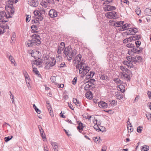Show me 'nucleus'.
<instances>
[{
  "instance_id": "f257e3e1",
  "label": "nucleus",
  "mask_w": 151,
  "mask_h": 151,
  "mask_svg": "<svg viewBox=\"0 0 151 151\" xmlns=\"http://www.w3.org/2000/svg\"><path fill=\"white\" fill-rule=\"evenodd\" d=\"M32 37L33 38L31 40H29L26 43L27 46L30 47L32 46L38 45L41 44L40 37L38 35L34 34L33 35Z\"/></svg>"
},
{
  "instance_id": "f03ea898",
  "label": "nucleus",
  "mask_w": 151,
  "mask_h": 151,
  "mask_svg": "<svg viewBox=\"0 0 151 151\" xmlns=\"http://www.w3.org/2000/svg\"><path fill=\"white\" fill-rule=\"evenodd\" d=\"M106 16L108 18L116 19L118 17L117 14L115 12L112 11L107 12L106 14Z\"/></svg>"
},
{
  "instance_id": "7ed1b4c3",
  "label": "nucleus",
  "mask_w": 151,
  "mask_h": 151,
  "mask_svg": "<svg viewBox=\"0 0 151 151\" xmlns=\"http://www.w3.org/2000/svg\"><path fill=\"white\" fill-rule=\"evenodd\" d=\"M5 17L7 18H10L12 17V16L10 14V13L8 12L7 14L4 11H1L0 12V21H1V19H3Z\"/></svg>"
},
{
  "instance_id": "20e7f679",
  "label": "nucleus",
  "mask_w": 151,
  "mask_h": 151,
  "mask_svg": "<svg viewBox=\"0 0 151 151\" xmlns=\"http://www.w3.org/2000/svg\"><path fill=\"white\" fill-rule=\"evenodd\" d=\"M34 14L36 16V19L40 21H42L43 19L42 14L38 11H35Z\"/></svg>"
},
{
  "instance_id": "39448f33",
  "label": "nucleus",
  "mask_w": 151,
  "mask_h": 151,
  "mask_svg": "<svg viewBox=\"0 0 151 151\" xmlns=\"http://www.w3.org/2000/svg\"><path fill=\"white\" fill-rule=\"evenodd\" d=\"M49 15L51 17L54 18L57 17L58 13L54 9H51L49 11Z\"/></svg>"
},
{
  "instance_id": "423d86ee",
  "label": "nucleus",
  "mask_w": 151,
  "mask_h": 151,
  "mask_svg": "<svg viewBox=\"0 0 151 151\" xmlns=\"http://www.w3.org/2000/svg\"><path fill=\"white\" fill-rule=\"evenodd\" d=\"M77 54V51L74 49L69 53L67 57L68 60H71L73 56H74Z\"/></svg>"
},
{
  "instance_id": "0eeeda50",
  "label": "nucleus",
  "mask_w": 151,
  "mask_h": 151,
  "mask_svg": "<svg viewBox=\"0 0 151 151\" xmlns=\"http://www.w3.org/2000/svg\"><path fill=\"white\" fill-rule=\"evenodd\" d=\"M65 47V44L63 42H61L57 50V52L58 54H60Z\"/></svg>"
},
{
  "instance_id": "6e6552de",
  "label": "nucleus",
  "mask_w": 151,
  "mask_h": 151,
  "mask_svg": "<svg viewBox=\"0 0 151 151\" xmlns=\"http://www.w3.org/2000/svg\"><path fill=\"white\" fill-rule=\"evenodd\" d=\"M95 85L93 83H88L86 84L84 87V89L86 91L89 89H91L95 88Z\"/></svg>"
},
{
  "instance_id": "1a4fd4ad",
  "label": "nucleus",
  "mask_w": 151,
  "mask_h": 151,
  "mask_svg": "<svg viewBox=\"0 0 151 151\" xmlns=\"http://www.w3.org/2000/svg\"><path fill=\"white\" fill-rule=\"evenodd\" d=\"M77 122L78 124V126L77 127V129L81 133V132L83 130V128L84 127V125L80 121H78Z\"/></svg>"
},
{
  "instance_id": "9d476101",
  "label": "nucleus",
  "mask_w": 151,
  "mask_h": 151,
  "mask_svg": "<svg viewBox=\"0 0 151 151\" xmlns=\"http://www.w3.org/2000/svg\"><path fill=\"white\" fill-rule=\"evenodd\" d=\"M82 56L81 55L78 54L76 56L73 60V64L75 65L77 63H79L81 60Z\"/></svg>"
},
{
  "instance_id": "9b49d317",
  "label": "nucleus",
  "mask_w": 151,
  "mask_h": 151,
  "mask_svg": "<svg viewBox=\"0 0 151 151\" xmlns=\"http://www.w3.org/2000/svg\"><path fill=\"white\" fill-rule=\"evenodd\" d=\"M31 54L32 57L36 59L38 58L40 56V53L38 51H35L34 52H31Z\"/></svg>"
},
{
  "instance_id": "f8f14e48",
  "label": "nucleus",
  "mask_w": 151,
  "mask_h": 151,
  "mask_svg": "<svg viewBox=\"0 0 151 151\" xmlns=\"http://www.w3.org/2000/svg\"><path fill=\"white\" fill-rule=\"evenodd\" d=\"M71 51H72L71 48L69 47H68L65 48L64 50L63 53L66 56L68 57V56L70 52H71Z\"/></svg>"
},
{
  "instance_id": "ddd939ff",
  "label": "nucleus",
  "mask_w": 151,
  "mask_h": 151,
  "mask_svg": "<svg viewBox=\"0 0 151 151\" xmlns=\"http://www.w3.org/2000/svg\"><path fill=\"white\" fill-rule=\"evenodd\" d=\"M29 4L33 7H36L38 4V1L36 0H31L28 3Z\"/></svg>"
},
{
  "instance_id": "4468645a",
  "label": "nucleus",
  "mask_w": 151,
  "mask_h": 151,
  "mask_svg": "<svg viewBox=\"0 0 151 151\" xmlns=\"http://www.w3.org/2000/svg\"><path fill=\"white\" fill-rule=\"evenodd\" d=\"M99 106L101 108H106L107 107V104L105 102L101 101L98 103Z\"/></svg>"
},
{
  "instance_id": "2eb2a0df",
  "label": "nucleus",
  "mask_w": 151,
  "mask_h": 151,
  "mask_svg": "<svg viewBox=\"0 0 151 151\" xmlns=\"http://www.w3.org/2000/svg\"><path fill=\"white\" fill-rule=\"evenodd\" d=\"M124 23V22H116L114 21V22L113 23V24H112L111 25L115 27H119L122 25Z\"/></svg>"
},
{
  "instance_id": "dca6fc26",
  "label": "nucleus",
  "mask_w": 151,
  "mask_h": 151,
  "mask_svg": "<svg viewBox=\"0 0 151 151\" xmlns=\"http://www.w3.org/2000/svg\"><path fill=\"white\" fill-rule=\"evenodd\" d=\"M83 76H84L86 74H87L88 72L89 71L90 68L88 66H83Z\"/></svg>"
},
{
  "instance_id": "f3484780",
  "label": "nucleus",
  "mask_w": 151,
  "mask_h": 151,
  "mask_svg": "<svg viewBox=\"0 0 151 151\" xmlns=\"http://www.w3.org/2000/svg\"><path fill=\"white\" fill-rule=\"evenodd\" d=\"M129 33L131 35H133L134 34L137 33L138 31L137 29L135 28H130L129 30Z\"/></svg>"
},
{
  "instance_id": "a211bd4d",
  "label": "nucleus",
  "mask_w": 151,
  "mask_h": 151,
  "mask_svg": "<svg viewBox=\"0 0 151 151\" xmlns=\"http://www.w3.org/2000/svg\"><path fill=\"white\" fill-rule=\"evenodd\" d=\"M50 3V0H43L41 4L44 7H46L48 5V3Z\"/></svg>"
},
{
  "instance_id": "6ab92c4d",
  "label": "nucleus",
  "mask_w": 151,
  "mask_h": 151,
  "mask_svg": "<svg viewBox=\"0 0 151 151\" xmlns=\"http://www.w3.org/2000/svg\"><path fill=\"white\" fill-rule=\"evenodd\" d=\"M24 77L26 79V82L27 83H28V84L27 85V86L29 87L28 85H29V83L30 82V81L29 79V76L27 73L26 71H24Z\"/></svg>"
},
{
  "instance_id": "aec40b11",
  "label": "nucleus",
  "mask_w": 151,
  "mask_h": 151,
  "mask_svg": "<svg viewBox=\"0 0 151 151\" xmlns=\"http://www.w3.org/2000/svg\"><path fill=\"white\" fill-rule=\"evenodd\" d=\"M123 63L124 65H127L128 68H131L133 67V64L130 62H128L127 60H124L123 61Z\"/></svg>"
},
{
  "instance_id": "412c9836",
  "label": "nucleus",
  "mask_w": 151,
  "mask_h": 151,
  "mask_svg": "<svg viewBox=\"0 0 151 151\" xmlns=\"http://www.w3.org/2000/svg\"><path fill=\"white\" fill-rule=\"evenodd\" d=\"M133 62L136 63L138 62L139 60L141 59V57L139 56H136L134 57H133Z\"/></svg>"
},
{
  "instance_id": "4be33fe9",
  "label": "nucleus",
  "mask_w": 151,
  "mask_h": 151,
  "mask_svg": "<svg viewBox=\"0 0 151 151\" xmlns=\"http://www.w3.org/2000/svg\"><path fill=\"white\" fill-rule=\"evenodd\" d=\"M122 74L124 79L127 80V81H130V77L129 74H128L124 72Z\"/></svg>"
},
{
  "instance_id": "5701e85b",
  "label": "nucleus",
  "mask_w": 151,
  "mask_h": 151,
  "mask_svg": "<svg viewBox=\"0 0 151 151\" xmlns=\"http://www.w3.org/2000/svg\"><path fill=\"white\" fill-rule=\"evenodd\" d=\"M86 96L87 99H91L93 98V95L92 92L90 91L87 92L86 93Z\"/></svg>"
},
{
  "instance_id": "b1692460",
  "label": "nucleus",
  "mask_w": 151,
  "mask_h": 151,
  "mask_svg": "<svg viewBox=\"0 0 151 151\" xmlns=\"http://www.w3.org/2000/svg\"><path fill=\"white\" fill-rule=\"evenodd\" d=\"M99 77L101 79L103 80H107L108 79V77L103 73H100L99 74Z\"/></svg>"
},
{
  "instance_id": "393cba45",
  "label": "nucleus",
  "mask_w": 151,
  "mask_h": 151,
  "mask_svg": "<svg viewBox=\"0 0 151 151\" xmlns=\"http://www.w3.org/2000/svg\"><path fill=\"white\" fill-rule=\"evenodd\" d=\"M47 107L48 111H49L50 115L51 117H53L54 116L52 112V109L50 104H48V105H47Z\"/></svg>"
},
{
  "instance_id": "a878e982",
  "label": "nucleus",
  "mask_w": 151,
  "mask_h": 151,
  "mask_svg": "<svg viewBox=\"0 0 151 151\" xmlns=\"http://www.w3.org/2000/svg\"><path fill=\"white\" fill-rule=\"evenodd\" d=\"M51 144L53 147L54 151H58V146L57 143L55 142H51Z\"/></svg>"
},
{
  "instance_id": "bb28decb",
  "label": "nucleus",
  "mask_w": 151,
  "mask_h": 151,
  "mask_svg": "<svg viewBox=\"0 0 151 151\" xmlns=\"http://www.w3.org/2000/svg\"><path fill=\"white\" fill-rule=\"evenodd\" d=\"M105 10H106L107 11H109L110 10H114L116 9V8L115 6H111L110 5H108L105 8Z\"/></svg>"
},
{
  "instance_id": "cd10ccee",
  "label": "nucleus",
  "mask_w": 151,
  "mask_h": 151,
  "mask_svg": "<svg viewBox=\"0 0 151 151\" xmlns=\"http://www.w3.org/2000/svg\"><path fill=\"white\" fill-rule=\"evenodd\" d=\"M130 25L129 24L127 23L126 24L122 26L121 29L122 31H124L125 30H127V29H128L127 28L128 27H130Z\"/></svg>"
},
{
  "instance_id": "c85d7f7f",
  "label": "nucleus",
  "mask_w": 151,
  "mask_h": 151,
  "mask_svg": "<svg viewBox=\"0 0 151 151\" xmlns=\"http://www.w3.org/2000/svg\"><path fill=\"white\" fill-rule=\"evenodd\" d=\"M144 12L146 15L149 16H151V9L146 8Z\"/></svg>"
},
{
  "instance_id": "c756f323",
  "label": "nucleus",
  "mask_w": 151,
  "mask_h": 151,
  "mask_svg": "<svg viewBox=\"0 0 151 151\" xmlns=\"http://www.w3.org/2000/svg\"><path fill=\"white\" fill-rule=\"evenodd\" d=\"M38 58V59H37L36 60H35L34 61L33 64L36 65H40L42 63L41 60L39 59V58Z\"/></svg>"
},
{
  "instance_id": "7c9ffc66",
  "label": "nucleus",
  "mask_w": 151,
  "mask_h": 151,
  "mask_svg": "<svg viewBox=\"0 0 151 151\" xmlns=\"http://www.w3.org/2000/svg\"><path fill=\"white\" fill-rule=\"evenodd\" d=\"M48 62L51 64L53 65V66L55 65L56 63V60L54 58H50L49 59Z\"/></svg>"
},
{
  "instance_id": "2f4dec72",
  "label": "nucleus",
  "mask_w": 151,
  "mask_h": 151,
  "mask_svg": "<svg viewBox=\"0 0 151 151\" xmlns=\"http://www.w3.org/2000/svg\"><path fill=\"white\" fill-rule=\"evenodd\" d=\"M119 90L123 93L125 91V88L123 85H120L119 86Z\"/></svg>"
},
{
  "instance_id": "473e14b6",
  "label": "nucleus",
  "mask_w": 151,
  "mask_h": 151,
  "mask_svg": "<svg viewBox=\"0 0 151 151\" xmlns=\"http://www.w3.org/2000/svg\"><path fill=\"white\" fill-rule=\"evenodd\" d=\"M53 66V65L51 64L48 61L46 62L45 64V67L47 69H49L50 67Z\"/></svg>"
},
{
  "instance_id": "72a5a7b5",
  "label": "nucleus",
  "mask_w": 151,
  "mask_h": 151,
  "mask_svg": "<svg viewBox=\"0 0 151 151\" xmlns=\"http://www.w3.org/2000/svg\"><path fill=\"white\" fill-rule=\"evenodd\" d=\"M32 68L33 69V71L34 73H35V74H36L38 76H40V74H39V71L37 70L36 68H35L34 67V66L33 65H32Z\"/></svg>"
},
{
  "instance_id": "f704fd0d",
  "label": "nucleus",
  "mask_w": 151,
  "mask_h": 151,
  "mask_svg": "<svg viewBox=\"0 0 151 151\" xmlns=\"http://www.w3.org/2000/svg\"><path fill=\"white\" fill-rule=\"evenodd\" d=\"M149 149V147L146 145L142 147L141 148L142 151H147Z\"/></svg>"
},
{
  "instance_id": "c9c22d12",
  "label": "nucleus",
  "mask_w": 151,
  "mask_h": 151,
  "mask_svg": "<svg viewBox=\"0 0 151 151\" xmlns=\"http://www.w3.org/2000/svg\"><path fill=\"white\" fill-rule=\"evenodd\" d=\"M120 69L124 72H128V69L125 66H121L119 67Z\"/></svg>"
},
{
  "instance_id": "e433bc0d",
  "label": "nucleus",
  "mask_w": 151,
  "mask_h": 151,
  "mask_svg": "<svg viewBox=\"0 0 151 151\" xmlns=\"http://www.w3.org/2000/svg\"><path fill=\"white\" fill-rule=\"evenodd\" d=\"M114 81L117 84H122V82L119 78H114Z\"/></svg>"
},
{
  "instance_id": "4c0bfd02",
  "label": "nucleus",
  "mask_w": 151,
  "mask_h": 151,
  "mask_svg": "<svg viewBox=\"0 0 151 151\" xmlns=\"http://www.w3.org/2000/svg\"><path fill=\"white\" fill-rule=\"evenodd\" d=\"M93 127L98 132L101 131L103 132V131H101V130L99 128L97 124H95L94 125Z\"/></svg>"
},
{
  "instance_id": "58836bf2",
  "label": "nucleus",
  "mask_w": 151,
  "mask_h": 151,
  "mask_svg": "<svg viewBox=\"0 0 151 151\" xmlns=\"http://www.w3.org/2000/svg\"><path fill=\"white\" fill-rule=\"evenodd\" d=\"M135 12L138 15H139L140 14H141V11L140 9L139 8L137 7L136 8Z\"/></svg>"
},
{
  "instance_id": "ea45409f",
  "label": "nucleus",
  "mask_w": 151,
  "mask_h": 151,
  "mask_svg": "<svg viewBox=\"0 0 151 151\" xmlns=\"http://www.w3.org/2000/svg\"><path fill=\"white\" fill-rule=\"evenodd\" d=\"M142 49L141 48H139V49H138V47L137 48L135 49V53H139V52H141L142 51Z\"/></svg>"
},
{
  "instance_id": "a19ab883",
  "label": "nucleus",
  "mask_w": 151,
  "mask_h": 151,
  "mask_svg": "<svg viewBox=\"0 0 151 151\" xmlns=\"http://www.w3.org/2000/svg\"><path fill=\"white\" fill-rule=\"evenodd\" d=\"M133 57L131 56H128L127 57V60L129 61V62H133Z\"/></svg>"
},
{
  "instance_id": "79ce46f5",
  "label": "nucleus",
  "mask_w": 151,
  "mask_h": 151,
  "mask_svg": "<svg viewBox=\"0 0 151 151\" xmlns=\"http://www.w3.org/2000/svg\"><path fill=\"white\" fill-rule=\"evenodd\" d=\"M44 132L43 130H42V132H40V134L41 135V136L43 138V140L44 141H46V139L45 137L44 136L45 135L44 133H43Z\"/></svg>"
},
{
  "instance_id": "37998d69",
  "label": "nucleus",
  "mask_w": 151,
  "mask_h": 151,
  "mask_svg": "<svg viewBox=\"0 0 151 151\" xmlns=\"http://www.w3.org/2000/svg\"><path fill=\"white\" fill-rule=\"evenodd\" d=\"M16 38V35L14 32H13L12 34V40L13 41L15 40Z\"/></svg>"
},
{
  "instance_id": "c03bdc74",
  "label": "nucleus",
  "mask_w": 151,
  "mask_h": 151,
  "mask_svg": "<svg viewBox=\"0 0 151 151\" xmlns=\"http://www.w3.org/2000/svg\"><path fill=\"white\" fill-rule=\"evenodd\" d=\"M9 59L11 61L12 64L14 63H15V60L14 59V58L13 56L10 55L9 57Z\"/></svg>"
},
{
  "instance_id": "a18cd8bd",
  "label": "nucleus",
  "mask_w": 151,
  "mask_h": 151,
  "mask_svg": "<svg viewBox=\"0 0 151 151\" xmlns=\"http://www.w3.org/2000/svg\"><path fill=\"white\" fill-rule=\"evenodd\" d=\"M116 96L119 100L122 99L123 98V96L120 94H117L116 95Z\"/></svg>"
},
{
  "instance_id": "49530a36",
  "label": "nucleus",
  "mask_w": 151,
  "mask_h": 151,
  "mask_svg": "<svg viewBox=\"0 0 151 151\" xmlns=\"http://www.w3.org/2000/svg\"><path fill=\"white\" fill-rule=\"evenodd\" d=\"M142 129V127L140 126L138 127L137 129V131L139 133H141Z\"/></svg>"
},
{
  "instance_id": "de8ad7c7",
  "label": "nucleus",
  "mask_w": 151,
  "mask_h": 151,
  "mask_svg": "<svg viewBox=\"0 0 151 151\" xmlns=\"http://www.w3.org/2000/svg\"><path fill=\"white\" fill-rule=\"evenodd\" d=\"M12 138V136H11L10 137L9 136L5 137V140L6 142H7L9 141Z\"/></svg>"
},
{
  "instance_id": "09e8293b",
  "label": "nucleus",
  "mask_w": 151,
  "mask_h": 151,
  "mask_svg": "<svg viewBox=\"0 0 151 151\" xmlns=\"http://www.w3.org/2000/svg\"><path fill=\"white\" fill-rule=\"evenodd\" d=\"M94 75V73L93 72L91 71L90 72V73H88V74L86 75V76H90L91 77H92Z\"/></svg>"
},
{
  "instance_id": "8fccbe9b",
  "label": "nucleus",
  "mask_w": 151,
  "mask_h": 151,
  "mask_svg": "<svg viewBox=\"0 0 151 151\" xmlns=\"http://www.w3.org/2000/svg\"><path fill=\"white\" fill-rule=\"evenodd\" d=\"M137 47H138L141 44V42L139 40H137L135 42Z\"/></svg>"
},
{
  "instance_id": "3c124183",
  "label": "nucleus",
  "mask_w": 151,
  "mask_h": 151,
  "mask_svg": "<svg viewBox=\"0 0 151 151\" xmlns=\"http://www.w3.org/2000/svg\"><path fill=\"white\" fill-rule=\"evenodd\" d=\"M39 20H37V19H35L34 20H32V22L33 24V23H35L37 24H38L39 23Z\"/></svg>"
},
{
  "instance_id": "603ef678",
  "label": "nucleus",
  "mask_w": 151,
  "mask_h": 151,
  "mask_svg": "<svg viewBox=\"0 0 151 151\" xmlns=\"http://www.w3.org/2000/svg\"><path fill=\"white\" fill-rule=\"evenodd\" d=\"M129 120V119H128ZM127 128L128 129V132H129V127H132L131 125V123L129 121V120H128V122H127Z\"/></svg>"
},
{
  "instance_id": "864d4df0",
  "label": "nucleus",
  "mask_w": 151,
  "mask_h": 151,
  "mask_svg": "<svg viewBox=\"0 0 151 151\" xmlns=\"http://www.w3.org/2000/svg\"><path fill=\"white\" fill-rule=\"evenodd\" d=\"M77 78L76 77H75L73 81H72V83L74 85H75L77 82Z\"/></svg>"
},
{
  "instance_id": "5fc2aeb1",
  "label": "nucleus",
  "mask_w": 151,
  "mask_h": 151,
  "mask_svg": "<svg viewBox=\"0 0 151 151\" xmlns=\"http://www.w3.org/2000/svg\"><path fill=\"white\" fill-rule=\"evenodd\" d=\"M31 29L34 31H35L37 29V27L35 25H32L31 27Z\"/></svg>"
},
{
  "instance_id": "6e6d98bb",
  "label": "nucleus",
  "mask_w": 151,
  "mask_h": 151,
  "mask_svg": "<svg viewBox=\"0 0 151 151\" xmlns=\"http://www.w3.org/2000/svg\"><path fill=\"white\" fill-rule=\"evenodd\" d=\"M95 81V80L94 79L91 78L87 81V82H88L89 83H93Z\"/></svg>"
},
{
  "instance_id": "4d7b16f0",
  "label": "nucleus",
  "mask_w": 151,
  "mask_h": 151,
  "mask_svg": "<svg viewBox=\"0 0 151 151\" xmlns=\"http://www.w3.org/2000/svg\"><path fill=\"white\" fill-rule=\"evenodd\" d=\"M134 40H136L140 38V36L139 35H136L134 36Z\"/></svg>"
},
{
  "instance_id": "13d9d810",
  "label": "nucleus",
  "mask_w": 151,
  "mask_h": 151,
  "mask_svg": "<svg viewBox=\"0 0 151 151\" xmlns=\"http://www.w3.org/2000/svg\"><path fill=\"white\" fill-rule=\"evenodd\" d=\"M83 66H82L79 63H78V64L76 65V68L77 69H80V68H82L83 67Z\"/></svg>"
},
{
  "instance_id": "bf43d9fd",
  "label": "nucleus",
  "mask_w": 151,
  "mask_h": 151,
  "mask_svg": "<svg viewBox=\"0 0 151 151\" xmlns=\"http://www.w3.org/2000/svg\"><path fill=\"white\" fill-rule=\"evenodd\" d=\"M50 79L52 82H54L56 80L55 77L52 76L51 77Z\"/></svg>"
},
{
  "instance_id": "052dcab7",
  "label": "nucleus",
  "mask_w": 151,
  "mask_h": 151,
  "mask_svg": "<svg viewBox=\"0 0 151 151\" xmlns=\"http://www.w3.org/2000/svg\"><path fill=\"white\" fill-rule=\"evenodd\" d=\"M146 116L148 119L149 120L150 119H151V114H150L148 113L147 114H146Z\"/></svg>"
},
{
  "instance_id": "680f3d73",
  "label": "nucleus",
  "mask_w": 151,
  "mask_h": 151,
  "mask_svg": "<svg viewBox=\"0 0 151 151\" xmlns=\"http://www.w3.org/2000/svg\"><path fill=\"white\" fill-rule=\"evenodd\" d=\"M127 46L129 48H131L134 46V45L132 43H129L127 45Z\"/></svg>"
},
{
  "instance_id": "e2e57ef3",
  "label": "nucleus",
  "mask_w": 151,
  "mask_h": 151,
  "mask_svg": "<svg viewBox=\"0 0 151 151\" xmlns=\"http://www.w3.org/2000/svg\"><path fill=\"white\" fill-rule=\"evenodd\" d=\"M68 105L69 107L72 110H73L74 108L72 106V105L70 103H68Z\"/></svg>"
},
{
  "instance_id": "0e129e2a",
  "label": "nucleus",
  "mask_w": 151,
  "mask_h": 151,
  "mask_svg": "<svg viewBox=\"0 0 151 151\" xmlns=\"http://www.w3.org/2000/svg\"><path fill=\"white\" fill-rule=\"evenodd\" d=\"M8 18H5V17L3 19H1V21H0V22H7L8 20Z\"/></svg>"
},
{
  "instance_id": "69168bd1",
  "label": "nucleus",
  "mask_w": 151,
  "mask_h": 151,
  "mask_svg": "<svg viewBox=\"0 0 151 151\" xmlns=\"http://www.w3.org/2000/svg\"><path fill=\"white\" fill-rule=\"evenodd\" d=\"M129 42V40L128 38L125 39L123 40V42L124 43H127Z\"/></svg>"
},
{
  "instance_id": "338daca9",
  "label": "nucleus",
  "mask_w": 151,
  "mask_h": 151,
  "mask_svg": "<svg viewBox=\"0 0 151 151\" xmlns=\"http://www.w3.org/2000/svg\"><path fill=\"white\" fill-rule=\"evenodd\" d=\"M30 16L29 15H27V17H26V22H29V21L30 20L29 18H30Z\"/></svg>"
},
{
  "instance_id": "774afa93",
  "label": "nucleus",
  "mask_w": 151,
  "mask_h": 151,
  "mask_svg": "<svg viewBox=\"0 0 151 151\" xmlns=\"http://www.w3.org/2000/svg\"><path fill=\"white\" fill-rule=\"evenodd\" d=\"M147 94L149 98L150 99H151V92L149 91H148L147 92Z\"/></svg>"
}]
</instances>
